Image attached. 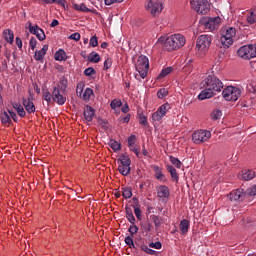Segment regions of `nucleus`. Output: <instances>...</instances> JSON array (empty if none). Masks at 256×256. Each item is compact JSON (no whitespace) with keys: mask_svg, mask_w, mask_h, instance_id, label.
I'll return each mask as SVG.
<instances>
[{"mask_svg":"<svg viewBox=\"0 0 256 256\" xmlns=\"http://www.w3.org/2000/svg\"><path fill=\"white\" fill-rule=\"evenodd\" d=\"M28 28L29 31L32 35H36L37 39H39V41H45L46 36H45V32L43 31V29L39 28V26L35 25H31V22H28Z\"/></svg>","mask_w":256,"mask_h":256,"instance_id":"obj_14","label":"nucleus"},{"mask_svg":"<svg viewBox=\"0 0 256 256\" xmlns=\"http://www.w3.org/2000/svg\"><path fill=\"white\" fill-rule=\"evenodd\" d=\"M54 59L56 61H65L67 59V53L64 50H59L54 54Z\"/></svg>","mask_w":256,"mask_h":256,"instance_id":"obj_28","label":"nucleus"},{"mask_svg":"<svg viewBox=\"0 0 256 256\" xmlns=\"http://www.w3.org/2000/svg\"><path fill=\"white\" fill-rule=\"evenodd\" d=\"M215 96V92L211 89L204 87V90L198 95L199 101H205V99H211V97Z\"/></svg>","mask_w":256,"mask_h":256,"instance_id":"obj_15","label":"nucleus"},{"mask_svg":"<svg viewBox=\"0 0 256 256\" xmlns=\"http://www.w3.org/2000/svg\"><path fill=\"white\" fill-rule=\"evenodd\" d=\"M243 181H251V179H255V171L247 170L245 173H242L241 178Z\"/></svg>","mask_w":256,"mask_h":256,"instance_id":"obj_25","label":"nucleus"},{"mask_svg":"<svg viewBox=\"0 0 256 256\" xmlns=\"http://www.w3.org/2000/svg\"><path fill=\"white\" fill-rule=\"evenodd\" d=\"M201 24L204 25L205 29H208V31H215V29H217L221 24V18H204L201 20Z\"/></svg>","mask_w":256,"mask_h":256,"instance_id":"obj_11","label":"nucleus"},{"mask_svg":"<svg viewBox=\"0 0 256 256\" xmlns=\"http://www.w3.org/2000/svg\"><path fill=\"white\" fill-rule=\"evenodd\" d=\"M180 231H182L183 234L187 233L189 231V222L188 220H182L180 222Z\"/></svg>","mask_w":256,"mask_h":256,"instance_id":"obj_37","label":"nucleus"},{"mask_svg":"<svg viewBox=\"0 0 256 256\" xmlns=\"http://www.w3.org/2000/svg\"><path fill=\"white\" fill-rule=\"evenodd\" d=\"M171 109V104L165 103L162 106L159 107V109L152 114V119L154 121H159L160 119H163L165 117L167 111Z\"/></svg>","mask_w":256,"mask_h":256,"instance_id":"obj_12","label":"nucleus"},{"mask_svg":"<svg viewBox=\"0 0 256 256\" xmlns=\"http://www.w3.org/2000/svg\"><path fill=\"white\" fill-rule=\"evenodd\" d=\"M145 8L152 17H157L163 11V0H146Z\"/></svg>","mask_w":256,"mask_h":256,"instance_id":"obj_4","label":"nucleus"},{"mask_svg":"<svg viewBox=\"0 0 256 256\" xmlns=\"http://www.w3.org/2000/svg\"><path fill=\"white\" fill-rule=\"evenodd\" d=\"M192 9L200 13V15H207L209 13V2L207 0H192Z\"/></svg>","mask_w":256,"mask_h":256,"instance_id":"obj_10","label":"nucleus"},{"mask_svg":"<svg viewBox=\"0 0 256 256\" xmlns=\"http://www.w3.org/2000/svg\"><path fill=\"white\" fill-rule=\"evenodd\" d=\"M140 249L144 251V253H147L148 255H155V250L150 249L147 245L142 244L140 245Z\"/></svg>","mask_w":256,"mask_h":256,"instance_id":"obj_42","label":"nucleus"},{"mask_svg":"<svg viewBox=\"0 0 256 256\" xmlns=\"http://www.w3.org/2000/svg\"><path fill=\"white\" fill-rule=\"evenodd\" d=\"M157 195L160 199H165V197H169V188L167 186H160L158 188Z\"/></svg>","mask_w":256,"mask_h":256,"instance_id":"obj_22","label":"nucleus"},{"mask_svg":"<svg viewBox=\"0 0 256 256\" xmlns=\"http://www.w3.org/2000/svg\"><path fill=\"white\" fill-rule=\"evenodd\" d=\"M153 169L155 171V177L158 179V181H167L159 166H154Z\"/></svg>","mask_w":256,"mask_h":256,"instance_id":"obj_26","label":"nucleus"},{"mask_svg":"<svg viewBox=\"0 0 256 256\" xmlns=\"http://www.w3.org/2000/svg\"><path fill=\"white\" fill-rule=\"evenodd\" d=\"M134 213H135V216L137 217V219L139 221H141V208L140 207H135L134 208Z\"/></svg>","mask_w":256,"mask_h":256,"instance_id":"obj_58","label":"nucleus"},{"mask_svg":"<svg viewBox=\"0 0 256 256\" xmlns=\"http://www.w3.org/2000/svg\"><path fill=\"white\" fill-rule=\"evenodd\" d=\"M88 61H90V63H99V61H101V56H99L98 53L92 52L88 57Z\"/></svg>","mask_w":256,"mask_h":256,"instance_id":"obj_33","label":"nucleus"},{"mask_svg":"<svg viewBox=\"0 0 256 256\" xmlns=\"http://www.w3.org/2000/svg\"><path fill=\"white\" fill-rule=\"evenodd\" d=\"M236 34L237 30L233 27H230L223 32L220 41L224 49H229V47L233 45V37H235Z\"/></svg>","mask_w":256,"mask_h":256,"instance_id":"obj_6","label":"nucleus"},{"mask_svg":"<svg viewBox=\"0 0 256 256\" xmlns=\"http://www.w3.org/2000/svg\"><path fill=\"white\" fill-rule=\"evenodd\" d=\"M91 95H93V89L86 88V90L83 93V100L89 101V99H91Z\"/></svg>","mask_w":256,"mask_h":256,"instance_id":"obj_40","label":"nucleus"},{"mask_svg":"<svg viewBox=\"0 0 256 256\" xmlns=\"http://www.w3.org/2000/svg\"><path fill=\"white\" fill-rule=\"evenodd\" d=\"M142 229H144V231H146V233H149V231H151V229H153V225H151V223H147V225H141Z\"/></svg>","mask_w":256,"mask_h":256,"instance_id":"obj_60","label":"nucleus"},{"mask_svg":"<svg viewBox=\"0 0 256 256\" xmlns=\"http://www.w3.org/2000/svg\"><path fill=\"white\" fill-rule=\"evenodd\" d=\"M211 36L209 35H200L196 41V49L201 55H205V53L211 47Z\"/></svg>","mask_w":256,"mask_h":256,"instance_id":"obj_5","label":"nucleus"},{"mask_svg":"<svg viewBox=\"0 0 256 256\" xmlns=\"http://www.w3.org/2000/svg\"><path fill=\"white\" fill-rule=\"evenodd\" d=\"M0 119H1V122L3 123V125H7V124L11 123V117L9 116V114L7 112H3L0 115Z\"/></svg>","mask_w":256,"mask_h":256,"instance_id":"obj_36","label":"nucleus"},{"mask_svg":"<svg viewBox=\"0 0 256 256\" xmlns=\"http://www.w3.org/2000/svg\"><path fill=\"white\" fill-rule=\"evenodd\" d=\"M99 123L103 127V129L105 130L109 129V124L105 122V120H100Z\"/></svg>","mask_w":256,"mask_h":256,"instance_id":"obj_63","label":"nucleus"},{"mask_svg":"<svg viewBox=\"0 0 256 256\" xmlns=\"http://www.w3.org/2000/svg\"><path fill=\"white\" fill-rule=\"evenodd\" d=\"M111 65H113V61L111 58H107L104 62V71H107V69H111Z\"/></svg>","mask_w":256,"mask_h":256,"instance_id":"obj_52","label":"nucleus"},{"mask_svg":"<svg viewBox=\"0 0 256 256\" xmlns=\"http://www.w3.org/2000/svg\"><path fill=\"white\" fill-rule=\"evenodd\" d=\"M151 219H152L156 228L161 227V225L163 224V218H161L160 216L152 215Z\"/></svg>","mask_w":256,"mask_h":256,"instance_id":"obj_35","label":"nucleus"},{"mask_svg":"<svg viewBox=\"0 0 256 256\" xmlns=\"http://www.w3.org/2000/svg\"><path fill=\"white\" fill-rule=\"evenodd\" d=\"M122 195L124 199H131V197H133V192L131 188H122Z\"/></svg>","mask_w":256,"mask_h":256,"instance_id":"obj_38","label":"nucleus"},{"mask_svg":"<svg viewBox=\"0 0 256 256\" xmlns=\"http://www.w3.org/2000/svg\"><path fill=\"white\" fill-rule=\"evenodd\" d=\"M97 45H99V40L97 39V36H93L90 39V46L91 47H97Z\"/></svg>","mask_w":256,"mask_h":256,"instance_id":"obj_55","label":"nucleus"},{"mask_svg":"<svg viewBox=\"0 0 256 256\" xmlns=\"http://www.w3.org/2000/svg\"><path fill=\"white\" fill-rule=\"evenodd\" d=\"M73 7L76 11H82L83 13H89V11H91V9L87 8V6L83 3L73 4Z\"/></svg>","mask_w":256,"mask_h":256,"instance_id":"obj_31","label":"nucleus"},{"mask_svg":"<svg viewBox=\"0 0 256 256\" xmlns=\"http://www.w3.org/2000/svg\"><path fill=\"white\" fill-rule=\"evenodd\" d=\"M118 163H120L118 166H131V158H129L127 155L122 154L118 159Z\"/></svg>","mask_w":256,"mask_h":256,"instance_id":"obj_21","label":"nucleus"},{"mask_svg":"<svg viewBox=\"0 0 256 256\" xmlns=\"http://www.w3.org/2000/svg\"><path fill=\"white\" fill-rule=\"evenodd\" d=\"M8 113H9L10 117L13 119V121H15V123H17V114L15 112H13V110H8Z\"/></svg>","mask_w":256,"mask_h":256,"instance_id":"obj_62","label":"nucleus"},{"mask_svg":"<svg viewBox=\"0 0 256 256\" xmlns=\"http://www.w3.org/2000/svg\"><path fill=\"white\" fill-rule=\"evenodd\" d=\"M139 123L145 127L147 125V117L143 114H140Z\"/></svg>","mask_w":256,"mask_h":256,"instance_id":"obj_54","label":"nucleus"},{"mask_svg":"<svg viewBox=\"0 0 256 256\" xmlns=\"http://www.w3.org/2000/svg\"><path fill=\"white\" fill-rule=\"evenodd\" d=\"M129 233L131 235V237H133V235L137 234V231H139V227H137V225L135 224H132L130 227H129Z\"/></svg>","mask_w":256,"mask_h":256,"instance_id":"obj_50","label":"nucleus"},{"mask_svg":"<svg viewBox=\"0 0 256 256\" xmlns=\"http://www.w3.org/2000/svg\"><path fill=\"white\" fill-rule=\"evenodd\" d=\"M246 21L249 25H254V23H256V7L248 11Z\"/></svg>","mask_w":256,"mask_h":256,"instance_id":"obj_20","label":"nucleus"},{"mask_svg":"<svg viewBox=\"0 0 256 256\" xmlns=\"http://www.w3.org/2000/svg\"><path fill=\"white\" fill-rule=\"evenodd\" d=\"M225 101H237L241 97V89L235 86H228L222 91Z\"/></svg>","mask_w":256,"mask_h":256,"instance_id":"obj_7","label":"nucleus"},{"mask_svg":"<svg viewBox=\"0 0 256 256\" xmlns=\"http://www.w3.org/2000/svg\"><path fill=\"white\" fill-rule=\"evenodd\" d=\"M246 197H253L256 195V185L251 186L250 188L247 189L245 192Z\"/></svg>","mask_w":256,"mask_h":256,"instance_id":"obj_44","label":"nucleus"},{"mask_svg":"<svg viewBox=\"0 0 256 256\" xmlns=\"http://www.w3.org/2000/svg\"><path fill=\"white\" fill-rule=\"evenodd\" d=\"M84 75H86V77H91V75H95V69L93 67L85 69Z\"/></svg>","mask_w":256,"mask_h":256,"instance_id":"obj_51","label":"nucleus"},{"mask_svg":"<svg viewBox=\"0 0 256 256\" xmlns=\"http://www.w3.org/2000/svg\"><path fill=\"white\" fill-rule=\"evenodd\" d=\"M166 169L170 173V175L172 177V180L175 181V183H178L179 182V175L177 174V170L171 165H167Z\"/></svg>","mask_w":256,"mask_h":256,"instance_id":"obj_23","label":"nucleus"},{"mask_svg":"<svg viewBox=\"0 0 256 256\" xmlns=\"http://www.w3.org/2000/svg\"><path fill=\"white\" fill-rule=\"evenodd\" d=\"M118 171L121 175L127 177L131 173V166H118Z\"/></svg>","mask_w":256,"mask_h":256,"instance_id":"obj_30","label":"nucleus"},{"mask_svg":"<svg viewBox=\"0 0 256 256\" xmlns=\"http://www.w3.org/2000/svg\"><path fill=\"white\" fill-rule=\"evenodd\" d=\"M186 42L187 40L185 39V36L181 34H174L167 38L160 37L158 39V43H163L166 51H176V49H181Z\"/></svg>","mask_w":256,"mask_h":256,"instance_id":"obj_1","label":"nucleus"},{"mask_svg":"<svg viewBox=\"0 0 256 256\" xmlns=\"http://www.w3.org/2000/svg\"><path fill=\"white\" fill-rule=\"evenodd\" d=\"M65 91H67V80H60L58 85L53 87L52 101L57 105H65L67 101Z\"/></svg>","mask_w":256,"mask_h":256,"instance_id":"obj_2","label":"nucleus"},{"mask_svg":"<svg viewBox=\"0 0 256 256\" xmlns=\"http://www.w3.org/2000/svg\"><path fill=\"white\" fill-rule=\"evenodd\" d=\"M29 45H30L32 51H35V47H37V39H35V37H32L30 39Z\"/></svg>","mask_w":256,"mask_h":256,"instance_id":"obj_56","label":"nucleus"},{"mask_svg":"<svg viewBox=\"0 0 256 256\" xmlns=\"http://www.w3.org/2000/svg\"><path fill=\"white\" fill-rule=\"evenodd\" d=\"M201 85L212 90L214 93H219L223 89V82L215 75H209L202 81Z\"/></svg>","mask_w":256,"mask_h":256,"instance_id":"obj_3","label":"nucleus"},{"mask_svg":"<svg viewBox=\"0 0 256 256\" xmlns=\"http://www.w3.org/2000/svg\"><path fill=\"white\" fill-rule=\"evenodd\" d=\"M13 108L17 111L18 115L20 117H25L26 112L25 109L23 108V106L19 103H14L13 104Z\"/></svg>","mask_w":256,"mask_h":256,"instance_id":"obj_29","label":"nucleus"},{"mask_svg":"<svg viewBox=\"0 0 256 256\" xmlns=\"http://www.w3.org/2000/svg\"><path fill=\"white\" fill-rule=\"evenodd\" d=\"M125 243L128 245L131 249H135V243L133 242V238L131 236H127L125 238Z\"/></svg>","mask_w":256,"mask_h":256,"instance_id":"obj_49","label":"nucleus"},{"mask_svg":"<svg viewBox=\"0 0 256 256\" xmlns=\"http://www.w3.org/2000/svg\"><path fill=\"white\" fill-rule=\"evenodd\" d=\"M43 2L46 5H51L53 3H57V5H60L61 7H63L65 9V5L67 4V1L65 0H43Z\"/></svg>","mask_w":256,"mask_h":256,"instance_id":"obj_32","label":"nucleus"},{"mask_svg":"<svg viewBox=\"0 0 256 256\" xmlns=\"http://www.w3.org/2000/svg\"><path fill=\"white\" fill-rule=\"evenodd\" d=\"M122 105H123V103L121 102V100L114 99L111 102L110 107H111V109H117V107H121Z\"/></svg>","mask_w":256,"mask_h":256,"instance_id":"obj_48","label":"nucleus"},{"mask_svg":"<svg viewBox=\"0 0 256 256\" xmlns=\"http://www.w3.org/2000/svg\"><path fill=\"white\" fill-rule=\"evenodd\" d=\"M149 247L154 248V249H161L162 244H161V242H155V243L152 242L149 244Z\"/></svg>","mask_w":256,"mask_h":256,"instance_id":"obj_59","label":"nucleus"},{"mask_svg":"<svg viewBox=\"0 0 256 256\" xmlns=\"http://www.w3.org/2000/svg\"><path fill=\"white\" fill-rule=\"evenodd\" d=\"M249 47V57L250 59H253V57H256V44H250Z\"/></svg>","mask_w":256,"mask_h":256,"instance_id":"obj_43","label":"nucleus"},{"mask_svg":"<svg viewBox=\"0 0 256 256\" xmlns=\"http://www.w3.org/2000/svg\"><path fill=\"white\" fill-rule=\"evenodd\" d=\"M228 199L231 201H244V199H247V194L245 193V190L243 189H236L233 190L229 195Z\"/></svg>","mask_w":256,"mask_h":256,"instance_id":"obj_13","label":"nucleus"},{"mask_svg":"<svg viewBox=\"0 0 256 256\" xmlns=\"http://www.w3.org/2000/svg\"><path fill=\"white\" fill-rule=\"evenodd\" d=\"M171 71H173V68L171 67L164 68L159 74L158 79H163V77H167V75H169Z\"/></svg>","mask_w":256,"mask_h":256,"instance_id":"obj_41","label":"nucleus"},{"mask_svg":"<svg viewBox=\"0 0 256 256\" xmlns=\"http://www.w3.org/2000/svg\"><path fill=\"white\" fill-rule=\"evenodd\" d=\"M48 50H49V45H44L41 50L35 52L34 59L36 61H43V58L47 54Z\"/></svg>","mask_w":256,"mask_h":256,"instance_id":"obj_17","label":"nucleus"},{"mask_svg":"<svg viewBox=\"0 0 256 256\" xmlns=\"http://www.w3.org/2000/svg\"><path fill=\"white\" fill-rule=\"evenodd\" d=\"M93 117H95V109L91 106H86L84 108V118L88 123H91L93 121Z\"/></svg>","mask_w":256,"mask_h":256,"instance_id":"obj_16","label":"nucleus"},{"mask_svg":"<svg viewBox=\"0 0 256 256\" xmlns=\"http://www.w3.org/2000/svg\"><path fill=\"white\" fill-rule=\"evenodd\" d=\"M168 95H169V91H167V89H165V88H161L157 92L158 99H163L164 97H167Z\"/></svg>","mask_w":256,"mask_h":256,"instance_id":"obj_45","label":"nucleus"},{"mask_svg":"<svg viewBox=\"0 0 256 256\" xmlns=\"http://www.w3.org/2000/svg\"><path fill=\"white\" fill-rule=\"evenodd\" d=\"M135 141H137V137L135 135H131L130 137H128L129 147H134Z\"/></svg>","mask_w":256,"mask_h":256,"instance_id":"obj_53","label":"nucleus"},{"mask_svg":"<svg viewBox=\"0 0 256 256\" xmlns=\"http://www.w3.org/2000/svg\"><path fill=\"white\" fill-rule=\"evenodd\" d=\"M109 145L113 151H121V144L115 140H110Z\"/></svg>","mask_w":256,"mask_h":256,"instance_id":"obj_39","label":"nucleus"},{"mask_svg":"<svg viewBox=\"0 0 256 256\" xmlns=\"http://www.w3.org/2000/svg\"><path fill=\"white\" fill-rule=\"evenodd\" d=\"M222 112L220 110H214L211 113V119L213 121H217L218 119H221Z\"/></svg>","mask_w":256,"mask_h":256,"instance_id":"obj_47","label":"nucleus"},{"mask_svg":"<svg viewBox=\"0 0 256 256\" xmlns=\"http://www.w3.org/2000/svg\"><path fill=\"white\" fill-rule=\"evenodd\" d=\"M68 39H72L73 41H79L81 39V34L79 33H73L68 37Z\"/></svg>","mask_w":256,"mask_h":256,"instance_id":"obj_57","label":"nucleus"},{"mask_svg":"<svg viewBox=\"0 0 256 256\" xmlns=\"http://www.w3.org/2000/svg\"><path fill=\"white\" fill-rule=\"evenodd\" d=\"M23 106L27 113H35V104L29 98H23Z\"/></svg>","mask_w":256,"mask_h":256,"instance_id":"obj_18","label":"nucleus"},{"mask_svg":"<svg viewBox=\"0 0 256 256\" xmlns=\"http://www.w3.org/2000/svg\"><path fill=\"white\" fill-rule=\"evenodd\" d=\"M3 35L7 43H10V45L13 44V41L15 39V36L13 35V31H11L10 29H6L4 30Z\"/></svg>","mask_w":256,"mask_h":256,"instance_id":"obj_24","label":"nucleus"},{"mask_svg":"<svg viewBox=\"0 0 256 256\" xmlns=\"http://www.w3.org/2000/svg\"><path fill=\"white\" fill-rule=\"evenodd\" d=\"M136 71H138L142 79L147 77V72L149 71V58H147V56L138 57Z\"/></svg>","mask_w":256,"mask_h":256,"instance_id":"obj_8","label":"nucleus"},{"mask_svg":"<svg viewBox=\"0 0 256 256\" xmlns=\"http://www.w3.org/2000/svg\"><path fill=\"white\" fill-rule=\"evenodd\" d=\"M7 63H9L8 60H4V61L2 62V66H1V70H2V71H7V69H8Z\"/></svg>","mask_w":256,"mask_h":256,"instance_id":"obj_64","label":"nucleus"},{"mask_svg":"<svg viewBox=\"0 0 256 256\" xmlns=\"http://www.w3.org/2000/svg\"><path fill=\"white\" fill-rule=\"evenodd\" d=\"M126 218L128 219L129 223L135 225V216L130 208H126Z\"/></svg>","mask_w":256,"mask_h":256,"instance_id":"obj_34","label":"nucleus"},{"mask_svg":"<svg viewBox=\"0 0 256 256\" xmlns=\"http://www.w3.org/2000/svg\"><path fill=\"white\" fill-rule=\"evenodd\" d=\"M211 139V132L208 130H198L192 134V141L196 145H201V143H205Z\"/></svg>","mask_w":256,"mask_h":256,"instance_id":"obj_9","label":"nucleus"},{"mask_svg":"<svg viewBox=\"0 0 256 256\" xmlns=\"http://www.w3.org/2000/svg\"><path fill=\"white\" fill-rule=\"evenodd\" d=\"M105 5H113V3H123L124 0H104Z\"/></svg>","mask_w":256,"mask_h":256,"instance_id":"obj_61","label":"nucleus"},{"mask_svg":"<svg viewBox=\"0 0 256 256\" xmlns=\"http://www.w3.org/2000/svg\"><path fill=\"white\" fill-rule=\"evenodd\" d=\"M237 53H238V57H241L242 59H250L249 45H244L240 47Z\"/></svg>","mask_w":256,"mask_h":256,"instance_id":"obj_19","label":"nucleus"},{"mask_svg":"<svg viewBox=\"0 0 256 256\" xmlns=\"http://www.w3.org/2000/svg\"><path fill=\"white\" fill-rule=\"evenodd\" d=\"M42 99L47 102V105L53 103V94L49 90H43Z\"/></svg>","mask_w":256,"mask_h":256,"instance_id":"obj_27","label":"nucleus"},{"mask_svg":"<svg viewBox=\"0 0 256 256\" xmlns=\"http://www.w3.org/2000/svg\"><path fill=\"white\" fill-rule=\"evenodd\" d=\"M170 162L172 163V165L177 167V169H181L182 163L180 160H178V158L170 156Z\"/></svg>","mask_w":256,"mask_h":256,"instance_id":"obj_46","label":"nucleus"}]
</instances>
